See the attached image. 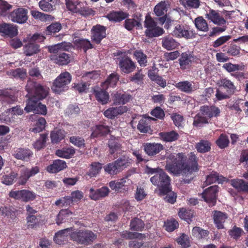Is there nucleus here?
<instances>
[{
	"label": "nucleus",
	"mask_w": 248,
	"mask_h": 248,
	"mask_svg": "<svg viewBox=\"0 0 248 248\" xmlns=\"http://www.w3.org/2000/svg\"><path fill=\"white\" fill-rule=\"evenodd\" d=\"M198 159L193 153H190L188 159L183 153H170L166 156L165 169L175 176L191 174L199 170Z\"/></svg>",
	"instance_id": "obj_1"
},
{
	"label": "nucleus",
	"mask_w": 248,
	"mask_h": 248,
	"mask_svg": "<svg viewBox=\"0 0 248 248\" xmlns=\"http://www.w3.org/2000/svg\"><path fill=\"white\" fill-rule=\"evenodd\" d=\"M97 234L88 229H76L71 233L70 240L75 244L82 246L91 245L97 239Z\"/></svg>",
	"instance_id": "obj_2"
},
{
	"label": "nucleus",
	"mask_w": 248,
	"mask_h": 248,
	"mask_svg": "<svg viewBox=\"0 0 248 248\" xmlns=\"http://www.w3.org/2000/svg\"><path fill=\"white\" fill-rule=\"evenodd\" d=\"M26 90L30 95H26L28 100L40 101L46 98L49 94V89L46 86L33 80H29L26 86Z\"/></svg>",
	"instance_id": "obj_3"
},
{
	"label": "nucleus",
	"mask_w": 248,
	"mask_h": 248,
	"mask_svg": "<svg viewBox=\"0 0 248 248\" xmlns=\"http://www.w3.org/2000/svg\"><path fill=\"white\" fill-rule=\"evenodd\" d=\"M150 181L154 185L158 187L160 192L163 195L170 191V178L162 169L152 177Z\"/></svg>",
	"instance_id": "obj_4"
},
{
	"label": "nucleus",
	"mask_w": 248,
	"mask_h": 248,
	"mask_svg": "<svg viewBox=\"0 0 248 248\" xmlns=\"http://www.w3.org/2000/svg\"><path fill=\"white\" fill-rule=\"evenodd\" d=\"M72 77L68 72L62 73L54 81L51 87L52 91L60 93L68 89V85L70 83Z\"/></svg>",
	"instance_id": "obj_5"
},
{
	"label": "nucleus",
	"mask_w": 248,
	"mask_h": 248,
	"mask_svg": "<svg viewBox=\"0 0 248 248\" xmlns=\"http://www.w3.org/2000/svg\"><path fill=\"white\" fill-rule=\"evenodd\" d=\"M129 163L128 157L123 156L114 162L107 164L104 168L106 172L110 175H114L121 172Z\"/></svg>",
	"instance_id": "obj_6"
},
{
	"label": "nucleus",
	"mask_w": 248,
	"mask_h": 248,
	"mask_svg": "<svg viewBox=\"0 0 248 248\" xmlns=\"http://www.w3.org/2000/svg\"><path fill=\"white\" fill-rule=\"evenodd\" d=\"M18 92L15 88L0 89V103L3 106H10L18 101Z\"/></svg>",
	"instance_id": "obj_7"
},
{
	"label": "nucleus",
	"mask_w": 248,
	"mask_h": 248,
	"mask_svg": "<svg viewBox=\"0 0 248 248\" xmlns=\"http://www.w3.org/2000/svg\"><path fill=\"white\" fill-rule=\"evenodd\" d=\"M66 5L68 10L84 17L92 15L93 12L91 8L87 7L86 4L81 2H73L68 0L66 1Z\"/></svg>",
	"instance_id": "obj_8"
},
{
	"label": "nucleus",
	"mask_w": 248,
	"mask_h": 248,
	"mask_svg": "<svg viewBox=\"0 0 248 248\" xmlns=\"http://www.w3.org/2000/svg\"><path fill=\"white\" fill-rule=\"evenodd\" d=\"M172 34L177 38H184L186 39H193L195 37V31L186 24H177L176 25Z\"/></svg>",
	"instance_id": "obj_9"
},
{
	"label": "nucleus",
	"mask_w": 248,
	"mask_h": 248,
	"mask_svg": "<svg viewBox=\"0 0 248 248\" xmlns=\"http://www.w3.org/2000/svg\"><path fill=\"white\" fill-rule=\"evenodd\" d=\"M118 65L122 74H128L134 72L137 65L131 58L126 55H124L117 59Z\"/></svg>",
	"instance_id": "obj_10"
},
{
	"label": "nucleus",
	"mask_w": 248,
	"mask_h": 248,
	"mask_svg": "<svg viewBox=\"0 0 248 248\" xmlns=\"http://www.w3.org/2000/svg\"><path fill=\"white\" fill-rule=\"evenodd\" d=\"M219 187L217 185L210 186L204 189L201 194L202 198L210 206H213L217 203Z\"/></svg>",
	"instance_id": "obj_11"
},
{
	"label": "nucleus",
	"mask_w": 248,
	"mask_h": 248,
	"mask_svg": "<svg viewBox=\"0 0 248 248\" xmlns=\"http://www.w3.org/2000/svg\"><path fill=\"white\" fill-rule=\"evenodd\" d=\"M28 11L27 9L19 7L10 13L9 18L14 22L23 24L28 20Z\"/></svg>",
	"instance_id": "obj_12"
},
{
	"label": "nucleus",
	"mask_w": 248,
	"mask_h": 248,
	"mask_svg": "<svg viewBox=\"0 0 248 248\" xmlns=\"http://www.w3.org/2000/svg\"><path fill=\"white\" fill-rule=\"evenodd\" d=\"M39 101L28 100L24 110L27 112L33 111L35 113L46 115L47 112L46 107Z\"/></svg>",
	"instance_id": "obj_13"
},
{
	"label": "nucleus",
	"mask_w": 248,
	"mask_h": 248,
	"mask_svg": "<svg viewBox=\"0 0 248 248\" xmlns=\"http://www.w3.org/2000/svg\"><path fill=\"white\" fill-rule=\"evenodd\" d=\"M106 27L100 24L93 26L91 30L92 41L96 44H100L106 37Z\"/></svg>",
	"instance_id": "obj_14"
},
{
	"label": "nucleus",
	"mask_w": 248,
	"mask_h": 248,
	"mask_svg": "<svg viewBox=\"0 0 248 248\" xmlns=\"http://www.w3.org/2000/svg\"><path fill=\"white\" fill-rule=\"evenodd\" d=\"M132 96L124 91H116L111 93V98L114 105H124L130 101Z\"/></svg>",
	"instance_id": "obj_15"
},
{
	"label": "nucleus",
	"mask_w": 248,
	"mask_h": 248,
	"mask_svg": "<svg viewBox=\"0 0 248 248\" xmlns=\"http://www.w3.org/2000/svg\"><path fill=\"white\" fill-rule=\"evenodd\" d=\"M6 112L8 115L4 119L5 123L7 124H14L18 119L17 116L23 114V110L19 105H17L7 109Z\"/></svg>",
	"instance_id": "obj_16"
},
{
	"label": "nucleus",
	"mask_w": 248,
	"mask_h": 248,
	"mask_svg": "<svg viewBox=\"0 0 248 248\" xmlns=\"http://www.w3.org/2000/svg\"><path fill=\"white\" fill-rule=\"evenodd\" d=\"M133 17V18H126L124 21V27L128 31H131L135 27H136L137 29L142 28L141 14L137 13L134 15Z\"/></svg>",
	"instance_id": "obj_17"
},
{
	"label": "nucleus",
	"mask_w": 248,
	"mask_h": 248,
	"mask_svg": "<svg viewBox=\"0 0 248 248\" xmlns=\"http://www.w3.org/2000/svg\"><path fill=\"white\" fill-rule=\"evenodd\" d=\"M107 89L98 86L93 88V94L96 100L102 105L107 104L109 102V95Z\"/></svg>",
	"instance_id": "obj_18"
},
{
	"label": "nucleus",
	"mask_w": 248,
	"mask_h": 248,
	"mask_svg": "<svg viewBox=\"0 0 248 248\" xmlns=\"http://www.w3.org/2000/svg\"><path fill=\"white\" fill-rule=\"evenodd\" d=\"M73 227L61 230L57 232L54 236V241L58 245H63L68 241V237L70 238Z\"/></svg>",
	"instance_id": "obj_19"
},
{
	"label": "nucleus",
	"mask_w": 248,
	"mask_h": 248,
	"mask_svg": "<svg viewBox=\"0 0 248 248\" xmlns=\"http://www.w3.org/2000/svg\"><path fill=\"white\" fill-rule=\"evenodd\" d=\"M17 34L16 26L10 23L2 22L0 23V35L2 36L13 37Z\"/></svg>",
	"instance_id": "obj_20"
},
{
	"label": "nucleus",
	"mask_w": 248,
	"mask_h": 248,
	"mask_svg": "<svg viewBox=\"0 0 248 248\" xmlns=\"http://www.w3.org/2000/svg\"><path fill=\"white\" fill-rule=\"evenodd\" d=\"M200 111L202 115L209 119H211L213 117H217L220 113V109L215 105L202 106L200 107Z\"/></svg>",
	"instance_id": "obj_21"
},
{
	"label": "nucleus",
	"mask_w": 248,
	"mask_h": 248,
	"mask_svg": "<svg viewBox=\"0 0 248 248\" xmlns=\"http://www.w3.org/2000/svg\"><path fill=\"white\" fill-rule=\"evenodd\" d=\"M109 192V188L106 186L97 189L91 188L89 190V197L92 200L97 201L108 196Z\"/></svg>",
	"instance_id": "obj_22"
},
{
	"label": "nucleus",
	"mask_w": 248,
	"mask_h": 248,
	"mask_svg": "<svg viewBox=\"0 0 248 248\" xmlns=\"http://www.w3.org/2000/svg\"><path fill=\"white\" fill-rule=\"evenodd\" d=\"M50 58L55 63L59 65H67L71 61V55L62 52L59 54L51 55Z\"/></svg>",
	"instance_id": "obj_23"
},
{
	"label": "nucleus",
	"mask_w": 248,
	"mask_h": 248,
	"mask_svg": "<svg viewBox=\"0 0 248 248\" xmlns=\"http://www.w3.org/2000/svg\"><path fill=\"white\" fill-rule=\"evenodd\" d=\"M128 108L125 106H120L116 108H109L104 112V116L110 119H113L119 115L127 112Z\"/></svg>",
	"instance_id": "obj_24"
},
{
	"label": "nucleus",
	"mask_w": 248,
	"mask_h": 248,
	"mask_svg": "<svg viewBox=\"0 0 248 248\" xmlns=\"http://www.w3.org/2000/svg\"><path fill=\"white\" fill-rule=\"evenodd\" d=\"M145 152L149 156H154L163 149V146L158 143H145L143 144Z\"/></svg>",
	"instance_id": "obj_25"
},
{
	"label": "nucleus",
	"mask_w": 248,
	"mask_h": 248,
	"mask_svg": "<svg viewBox=\"0 0 248 248\" xmlns=\"http://www.w3.org/2000/svg\"><path fill=\"white\" fill-rule=\"evenodd\" d=\"M194 60V56L189 52L182 53L179 59L181 69L185 70L189 68Z\"/></svg>",
	"instance_id": "obj_26"
},
{
	"label": "nucleus",
	"mask_w": 248,
	"mask_h": 248,
	"mask_svg": "<svg viewBox=\"0 0 248 248\" xmlns=\"http://www.w3.org/2000/svg\"><path fill=\"white\" fill-rule=\"evenodd\" d=\"M206 17L210 20L213 23L218 26H222L226 24V20L221 16L219 13L213 9L209 10V12L206 15Z\"/></svg>",
	"instance_id": "obj_27"
},
{
	"label": "nucleus",
	"mask_w": 248,
	"mask_h": 248,
	"mask_svg": "<svg viewBox=\"0 0 248 248\" xmlns=\"http://www.w3.org/2000/svg\"><path fill=\"white\" fill-rule=\"evenodd\" d=\"M227 218L228 215L226 213L217 210L213 212V218L214 222L218 229L224 228V223Z\"/></svg>",
	"instance_id": "obj_28"
},
{
	"label": "nucleus",
	"mask_w": 248,
	"mask_h": 248,
	"mask_svg": "<svg viewBox=\"0 0 248 248\" xmlns=\"http://www.w3.org/2000/svg\"><path fill=\"white\" fill-rule=\"evenodd\" d=\"M161 45L164 48L171 50L177 48L179 46V43L172 37L167 35L162 38Z\"/></svg>",
	"instance_id": "obj_29"
},
{
	"label": "nucleus",
	"mask_w": 248,
	"mask_h": 248,
	"mask_svg": "<svg viewBox=\"0 0 248 248\" xmlns=\"http://www.w3.org/2000/svg\"><path fill=\"white\" fill-rule=\"evenodd\" d=\"M175 86L181 92L186 93H191L197 89L196 86L192 85V82L188 80L178 82Z\"/></svg>",
	"instance_id": "obj_30"
},
{
	"label": "nucleus",
	"mask_w": 248,
	"mask_h": 248,
	"mask_svg": "<svg viewBox=\"0 0 248 248\" xmlns=\"http://www.w3.org/2000/svg\"><path fill=\"white\" fill-rule=\"evenodd\" d=\"M67 167L66 162L62 160L57 159L53 161V163L48 165L46 168V170L53 173H57Z\"/></svg>",
	"instance_id": "obj_31"
},
{
	"label": "nucleus",
	"mask_w": 248,
	"mask_h": 248,
	"mask_svg": "<svg viewBox=\"0 0 248 248\" xmlns=\"http://www.w3.org/2000/svg\"><path fill=\"white\" fill-rule=\"evenodd\" d=\"M120 78V76L116 72L110 74L105 80L101 84V86L103 88L108 89V87H115Z\"/></svg>",
	"instance_id": "obj_32"
},
{
	"label": "nucleus",
	"mask_w": 248,
	"mask_h": 248,
	"mask_svg": "<svg viewBox=\"0 0 248 248\" xmlns=\"http://www.w3.org/2000/svg\"><path fill=\"white\" fill-rule=\"evenodd\" d=\"M128 14L123 11H113L108 14L106 17L109 20L119 22L128 17Z\"/></svg>",
	"instance_id": "obj_33"
},
{
	"label": "nucleus",
	"mask_w": 248,
	"mask_h": 248,
	"mask_svg": "<svg viewBox=\"0 0 248 248\" xmlns=\"http://www.w3.org/2000/svg\"><path fill=\"white\" fill-rule=\"evenodd\" d=\"M154 120L151 117H143L139 122L138 129L141 133H147L151 130V121Z\"/></svg>",
	"instance_id": "obj_34"
},
{
	"label": "nucleus",
	"mask_w": 248,
	"mask_h": 248,
	"mask_svg": "<svg viewBox=\"0 0 248 248\" xmlns=\"http://www.w3.org/2000/svg\"><path fill=\"white\" fill-rule=\"evenodd\" d=\"M32 155V152L28 149L19 148L15 152L13 156L17 159L28 161Z\"/></svg>",
	"instance_id": "obj_35"
},
{
	"label": "nucleus",
	"mask_w": 248,
	"mask_h": 248,
	"mask_svg": "<svg viewBox=\"0 0 248 248\" xmlns=\"http://www.w3.org/2000/svg\"><path fill=\"white\" fill-rule=\"evenodd\" d=\"M66 132L64 130L58 128H55L50 133L52 143H58L64 139Z\"/></svg>",
	"instance_id": "obj_36"
},
{
	"label": "nucleus",
	"mask_w": 248,
	"mask_h": 248,
	"mask_svg": "<svg viewBox=\"0 0 248 248\" xmlns=\"http://www.w3.org/2000/svg\"><path fill=\"white\" fill-rule=\"evenodd\" d=\"M231 185L239 192H248V182L243 179H236L231 181Z\"/></svg>",
	"instance_id": "obj_37"
},
{
	"label": "nucleus",
	"mask_w": 248,
	"mask_h": 248,
	"mask_svg": "<svg viewBox=\"0 0 248 248\" xmlns=\"http://www.w3.org/2000/svg\"><path fill=\"white\" fill-rule=\"evenodd\" d=\"M219 84L226 90L228 94L232 95L236 91V87L234 83L227 78H222L220 80Z\"/></svg>",
	"instance_id": "obj_38"
},
{
	"label": "nucleus",
	"mask_w": 248,
	"mask_h": 248,
	"mask_svg": "<svg viewBox=\"0 0 248 248\" xmlns=\"http://www.w3.org/2000/svg\"><path fill=\"white\" fill-rule=\"evenodd\" d=\"M109 132V127L102 124L97 125L94 128L91 135V138H97L102 136L106 135Z\"/></svg>",
	"instance_id": "obj_39"
},
{
	"label": "nucleus",
	"mask_w": 248,
	"mask_h": 248,
	"mask_svg": "<svg viewBox=\"0 0 248 248\" xmlns=\"http://www.w3.org/2000/svg\"><path fill=\"white\" fill-rule=\"evenodd\" d=\"M39 51L40 46L35 43H28L23 47V53L26 56H32Z\"/></svg>",
	"instance_id": "obj_40"
},
{
	"label": "nucleus",
	"mask_w": 248,
	"mask_h": 248,
	"mask_svg": "<svg viewBox=\"0 0 248 248\" xmlns=\"http://www.w3.org/2000/svg\"><path fill=\"white\" fill-rule=\"evenodd\" d=\"M72 215V212L68 209H62L59 212L57 216L56 219L57 225L66 222Z\"/></svg>",
	"instance_id": "obj_41"
},
{
	"label": "nucleus",
	"mask_w": 248,
	"mask_h": 248,
	"mask_svg": "<svg viewBox=\"0 0 248 248\" xmlns=\"http://www.w3.org/2000/svg\"><path fill=\"white\" fill-rule=\"evenodd\" d=\"M102 168V164L98 162H94L91 164V168L86 173V178H91L95 177Z\"/></svg>",
	"instance_id": "obj_42"
},
{
	"label": "nucleus",
	"mask_w": 248,
	"mask_h": 248,
	"mask_svg": "<svg viewBox=\"0 0 248 248\" xmlns=\"http://www.w3.org/2000/svg\"><path fill=\"white\" fill-rule=\"evenodd\" d=\"M161 139L166 142H172L177 140L179 135L177 132L175 131L170 132H161L159 134Z\"/></svg>",
	"instance_id": "obj_43"
},
{
	"label": "nucleus",
	"mask_w": 248,
	"mask_h": 248,
	"mask_svg": "<svg viewBox=\"0 0 248 248\" xmlns=\"http://www.w3.org/2000/svg\"><path fill=\"white\" fill-rule=\"evenodd\" d=\"M165 32L164 30L161 27L155 25L150 29H146L145 31V34L148 38H153L162 35Z\"/></svg>",
	"instance_id": "obj_44"
},
{
	"label": "nucleus",
	"mask_w": 248,
	"mask_h": 248,
	"mask_svg": "<svg viewBox=\"0 0 248 248\" xmlns=\"http://www.w3.org/2000/svg\"><path fill=\"white\" fill-rule=\"evenodd\" d=\"M41 216L40 215L27 216V228L28 229H33L38 227L41 224Z\"/></svg>",
	"instance_id": "obj_45"
},
{
	"label": "nucleus",
	"mask_w": 248,
	"mask_h": 248,
	"mask_svg": "<svg viewBox=\"0 0 248 248\" xmlns=\"http://www.w3.org/2000/svg\"><path fill=\"white\" fill-rule=\"evenodd\" d=\"M169 5L168 1L164 0L159 2L154 8V12L156 16H160L165 14L168 11V6Z\"/></svg>",
	"instance_id": "obj_46"
},
{
	"label": "nucleus",
	"mask_w": 248,
	"mask_h": 248,
	"mask_svg": "<svg viewBox=\"0 0 248 248\" xmlns=\"http://www.w3.org/2000/svg\"><path fill=\"white\" fill-rule=\"evenodd\" d=\"M133 56L141 67H145L147 65V56L142 50H135Z\"/></svg>",
	"instance_id": "obj_47"
},
{
	"label": "nucleus",
	"mask_w": 248,
	"mask_h": 248,
	"mask_svg": "<svg viewBox=\"0 0 248 248\" xmlns=\"http://www.w3.org/2000/svg\"><path fill=\"white\" fill-rule=\"evenodd\" d=\"M75 154V150L72 147L58 149L56 151V155L58 156L64 158H70Z\"/></svg>",
	"instance_id": "obj_48"
},
{
	"label": "nucleus",
	"mask_w": 248,
	"mask_h": 248,
	"mask_svg": "<svg viewBox=\"0 0 248 248\" xmlns=\"http://www.w3.org/2000/svg\"><path fill=\"white\" fill-rule=\"evenodd\" d=\"M196 28L200 31L206 32L208 31L209 27L207 22L202 16L196 17L194 21Z\"/></svg>",
	"instance_id": "obj_49"
},
{
	"label": "nucleus",
	"mask_w": 248,
	"mask_h": 248,
	"mask_svg": "<svg viewBox=\"0 0 248 248\" xmlns=\"http://www.w3.org/2000/svg\"><path fill=\"white\" fill-rule=\"evenodd\" d=\"M57 0H41L39 2V6L41 10L45 12H50L54 10Z\"/></svg>",
	"instance_id": "obj_50"
},
{
	"label": "nucleus",
	"mask_w": 248,
	"mask_h": 248,
	"mask_svg": "<svg viewBox=\"0 0 248 248\" xmlns=\"http://www.w3.org/2000/svg\"><path fill=\"white\" fill-rule=\"evenodd\" d=\"M46 122L43 117H39L36 122L34 127L30 129V131L34 133H40L43 131L46 127Z\"/></svg>",
	"instance_id": "obj_51"
},
{
	"label": "nucleus",
	"mask_w": 248,
	"mask_h": 248,
	"mask_svg": "<svg viewBox=\"0 0 248 248\" xmlns=\"http://www.w3.org/2000/svg\"><path fill=\"white\" fill-rule=\"evenodd\" d=\"M211 145V143L209 141L202 140L196 143L195 147L199 153H205L210 151Z\"/></svg>",
	"instance_id": "obj_52"
},
{
	"label": "nucleus",
	"mask_w": 248,
	"mask_h": 248,
	"mask_svg": "<svg viewBox=\"0 0 248 248\" xmlns=\"http://www.w3.org/2000/svg\"><path fill=\"white\" fill-rule=\"evenodd\" d=\"M145 224L141 219L135 217L133 218L130 222V230L135 231H142L144 229Z\"/></svg>",
	"instance_id": "obj_53"
},
{
	"label": "nucleus",
	"mask_w": 248,
	"mask_h": 248,
	"mask_svg": "<svg viewBox=\"0 0 248 248\" xmlns=\"http://www.w3.org/2000/svg\"><path fill=\"white\" fill-rule=\"evenodd\" d=\"M75 44L78 47L82 48L86 52L88 49L93 47L91 42L86 39L80 38L75 41Z\"/></svg>",
	"instance_id": "obj_54"
},
{
	"label": "nucleus",
	"mask_w": 248,
	"mask_h": 248,
	"mask_svg": "<svg viewBox=\"0 0 248 248\" xmlns=\"http://www.w3.org/2000/svg\"><path fill=\"white\" fill-rule=\"evenodd\" d=\"M69 46L66 43H61L56 45L49 46L48 47V51L53 54H59L62 50H67Z\"/></svg>",
	"instance_id": "obj_55"
},
{
	"label": "nucleus",
	"mask_w": 248,
	"mask_h": 248,
	"mask_svg": "<svg viewBox=\"0 0 248 248\" xmlns=\"http://www.w3.org/2000/svg\"><path fill=\"white\" fill-rule=\"evenodd\" d=\"M208 124V119L202 113L197 114L194 119L193 125L196 127H202L204 124Z\"/></svg>",
	"instance_id": "obj_56"
},
{
	"label": "nucleus",
	"mask_w": 248,
	"mask_h": 248,
	"mask_svg": "<svg viewBox=\"0 0 248 248\" xmlns=\"http://www.w3.org/2000/svg\"><path fill=\"white\" fill-rule=\"evenodd\" d=\"M178 216L182 219L186 221H191V218L193 216V211L186 208H182L179 209L178 212Z\"/></svg>",
	"instance_id": "obj_57"
},
{
	"label": "nucleus",
	"mask_w": 248,
	"mask_h": 248,
	"mask_svg": "<svg viewBox=\"0 0 248 248\" xmlns=\"http://www.w3.org/2000/svg\"><path fill=\"white\" fill-rule=\"evenodd\" d=\"M40 138L33 144L34 148L37 150H40L45 146L48 138V134L43 133L40 134Z\"/></svg>",
	"instance_id": "obj_58"
},
{
	"label": "nucleus",
	"mask_w": 248,
	"mask_h": 248,
	"mask_svg": "<svg viewBox=\"0 0 248 248\" xmlns=\"http://www.w3.org/2000/svg\"><path fill=\"white\" fill-rule=\"evenodd\" d=\"M128 175L125 178H123L118 181H111L109 184L108 186L110 188L115 191H119L123 186H124L126 183V179L128 177Z\"/></svg>",
	"instance_id": "obj_59"
},
{
	"label": "nucleus",
	"mask_w": 248,
	"mask_h": 248,
	"mask_svg": "<svg viewBox=\"0 0 248 248\" xmlns=\"http://www.w3.org/2000/svg\"><path fill=\"white\" fill-rule=\"evenodd\" d=\"M181 4L186 9H197L200 6V0H180Z\"/></svg>",
	"instance_id": "obj_60"
},
{
	"label": "nucleus",
	"mask_w": 248,
	"mask_h": 248,
	"mask_svg": "<svg viewBox=\"0 0 248 248\" xmlns=\"http://www.w3.org/2000/svg\"><path fill=\"white\" fill-rule=\"evenodd\" d=\"M229 140L228 137L224 134H221L216 140L217 145L220 149H225L228 146Z\"/></svg>",
	"instance_id": "obj_61"
},
{
	"label": "nucleus",
	"mask_w": 248,
	"mask_h": 248,
	"mask_svg": "<svg viewBox=\"0 0 248 248\" xmlns=\"http://www.w3.org/2000/svg\"><path fill=\"white\" fill-rule=\"evenodd\" d=\"M69 141L74 145L79 148H83L85 147V140L82 137L72 136L70 137Z\"/></svg>",
	"instance_id": "obj_62"
},
{
	"label": "nucleus",
	"mask_w": 248,
	"mask_h": 248,
	"mask_svg": "<svg viewBox=\"0 0 248 248\" xmlns=\"http://www.w3.org/2000/svg\"><path fill=\"white\" fill-rule=\"evenodd\" d=\"M12 5L4 0H0V15L6 16L12 9Z\"/></svg>",
	"instance_id": "obj_63"
},
{
	"label": "nucleus",
	"mask_w": 248,
	"mask_h": 248,
	"mask_svg": "<svg viewBox=\"0 0 248 248\" xmlns=\"http://www.w3.org/2000/svg\"><path fill=\"white\" fill-rule=\"evenodd\" d=\"M62 25L60 23L55 22L51 24L46 28V34L51 35L58 32L62 29Z\"/></svg>",
	"instance_id": "obj_64"
}]
</instances>
